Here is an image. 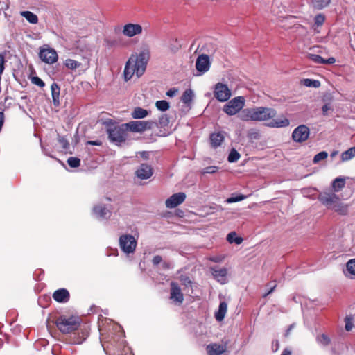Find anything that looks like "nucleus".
<instances>
[{"mask_svg":"<svg viewBox=\"0 0 355 355\" xmlns=\"http://www.w3.org/2000/svg\"><path fill=\"white\" fill-rule=\"evenodd\" d=\"M81 320L77 316H59L55 320L57 328L62 334L73 333V337H71L70 343L73 345L81 344L88 336L86 331L79 330Z\"/></svg>","mask_w":355,"mask_h":355,"instance_id":"nucleus-1","label":"nucleus"},{"mask_svg":"<svg viewBox=\"0 0 355 355\" xmlns=\"http://www.w3.org/2000/svg\"><path fill=\"white\" fill-rule=\"evenodd\" d=\"M149 59L150 51L148 49L141 51L138 55H131L124 68L125 80H130L135 73L137 77L141 76L146 71Z\"/></svg>","mask_w":355,"mask_h":355,"instance_id":"nucleus-2","label":"nucleus"},{"mask_svg":"<svg viewBox=\"0 0 355 355\" xmlns=\"http://www.w3.org/2000/svg\"><path fill=\"white\" fill-rule=\"evenodd\" d=\"M276 115V111L269 107H252L245 109V120L267 121L272 119Z\"/></svg>","mask_w":355,"mask_h":355,"instance_id":"nucleus-3","label":"nucleus"},{"mask_svg":"<svg viewBox=\"0 0 355 355\" xmlns=\"http://www.w3.org/2000/svg\"><path fill=\"white\" fill-rule=\"evenodd\" d=\"M109 139L115 143H122L126 140L128 130L124 124L115 125L107 130Z\"/></svg>","mask_w":355,"mask_h":355,"instance_id":"nucleus-4","label":"nucleus"},{"mask_svg":"<svg viewBox=\"0 0 355 355\" xmlns=\"http://www.w3.org/2000/svg\"><path fill=\"white\" fill-rule=\"evenodd\" d=\"M119 245L125 253H133L137 247V241L132 235L123 234L119 237Z\"/></svg>","mask_w":355,"mask_h":355,"instance_id":"nucleus-5","label":"nucleus"},{"mask_svg":"<svg viewBox=\"0 0 355 355\" xmlns=\"http://www.w3.org/2000/svg\"><path fill=\"white\" fill-rule=\"evenodd\" d=\"M243 105L244 97H235L224 105L223 111L230 116L234 115L243 108Z\"/></svg>","mask_w":355,"mask_h":355,"instance_id":"nucleus-6","label":"nucleus"},{"mask_svg":"<svg viewBox=\"0 0 355 355\" xmlns=\"http://www.w3.org/2000/svg\"><path fill=\"white\" fill-rule=\"evenodd\" d=\"M153 121H132L128 123H125L127 130H130L133 132H142L146 130H150L154 125Z\"/></svg>","mask_w":355,"mask_h":355,"instance_id":"nucleus-7","label":"nucleus"},{"mask_svg":"<svg viewBox=\"0 0 355 355\" xmlns=\"http://www.w3.org/2000/svg\"><path fill=\"white\" fill-rule=\"evenodd\" d=\"M319 201L328 209H332L339 201V197L332 192H322L318 195Z\"/></svg>","mask_w":355,"mask_h":355,"instance_id":"nucleus-8","label":"nucleus"},{"mask_svg":"<svg viewBox=\"0 0 355 355\" xmlns=\"http://www.w3.org/2000/svg\"><path fill=\"white\" fill-rule=\"evenodd\" d=\"M214 94L215 98L220 102L227 101L231 96V92L227 85L221 83L215 85Z\"/></svg>","mask_w":355,"mask_h":355,"instance_id":"nucleus-9","label":"nucleus"},{"mask_svg":"<svg viewBox=\"0 0 355 355\" xmlns=\"http://www.w3.org/2000/svg\"><path fill=\"white\" fill-rule=\"evenodd\" d=\"M39 57L42 61L50 64L56 62L58 58L56 51L49 47L40 49Z\"/></svg>","mask_w":355,"mask_h":355,"instance_id":"nucleus-10","label":"nucleus"},{"mask_svg":"<svg viewBox=\"0 0 355 355\" xmlns=\"http://www.w3.org/2000/svg\"><path fill=\"white\" fill-rule=\"evenodd\" d=\"M309 134V128L305 125H300L294 129L292 138L295 142L302 143L307 140Z\"/></svg>","mask_w":355,"mask_h":355,"instance_id":"nucleus-11","label":"nucleus"},{"mask_svg":"<svg viewBox=\"0 0 355 355\" xmlns=\"http://www.w3.org/2000/svg\"><path fill=\"white\" fill-rule=\"evenodd\" d=\"M186 199V194L183 192H179L173 194L168 198L166 202L165 205L167 208H175L181 205Z\"/></svg>","mask_w":355,"mask_h":355,"instance_id":"nucleus-12","label":"nucleus"},{"mask_svg":"<svg viewBox=\"0 0 355 355\" xmlns=\"http://www.w3.org/2000/svg\"><path fill=\"white\" fill-rule=\"evenodd\" d=\"M142 27L138 24L128 23L123 26L122 33L128 37H132L142 33Z\"/></svg>","mask_w":355,"mask_h":355,"instance_id":"nucleus-13","label":"nucleus"},{"mask_svg":"<svg viewBox=\"0 0 355 355\" xmlns=\"http://www.w3.org/2000/svg\"><path fill=\"white\" fill-rule=\"evenodd\" d=\"M209 57L206 54L199 55L196 60V67L201 73L207 72L210 68Z\"/></svg>","mask_w":355,"mask_h":355,"instance_id":"nucleus-14","label":"nucleus"},{"mask_svg":"<svg viewBox=\"0 0 355 355\" xmlns=\"http://www.w3.org/2000/svg\"><path fill=\"white\" fill-rule=\"evenodd\" d=\"M136 175L141 180H146L153 175V168L147 164H141L135 172Z\"/></svg>","mask_w":355,"mask_h":355,"instance_id":"nucleus-15","label":"nucleus"},{"mask_svg":"<svg viewBox=\"0 0 355 355\" xmlns=\"http://www.w3.org/2000/svg\"><path fill=\"white\" fill-rule=\"evenodd\" d=\"M170 298L174 302L181 304L184 301V295L178 284L172 282L171 284Z\"/></svg>","mask_w":355,"mask_h":355,"instance_id":"nucleus-16","label":"nucleus"},{"mask_svg":"<svg viewBox=\"0 0 355 355\" xmlns=\"http://www.w3.org/2000/svg\"><path fill=\"white\" fill-rule=\"evenodd\" d=\"M225 132L223 131L215 132L210 134V145L213 148H217L220 146L225 140Z\"/></svg>","mask_w":355,"mask_h":355,"instance_id":"nucleus-17","label":"nucleus"},{"mask_svg":"<svg viewBox=\"0 0 355 355\" xmlns=\"http://www.w3.org/2000/svg\"><path fill=\"white\" fill-rule=\"evenodd\" d=\"M53 298L58 302L65 303L69 300L70 294L66 288H60L54 291Z\"/></svg>","mask_w":355,"mask_h":355,"instance_id":"nucleus-18","label":"nucleus"},{"mask_svg":"<svg viewBox=\"0 0 355 355\" xmlns=\"http://www.w3.org/2000/svg\"><path fill=\"white\" fill-rule=\"evenodd\" d=\"M209 355H221L226 351V346L217 343L209 344L206 347Z\"/></svg>","mask_w":355,"mask_h":355,"instance_id":"nucleus-19","label":"nucleus"},{"mask_svg":"<svg viewBox=\"0 0 355 355\" xmlns=\"http://www.w3.org/2000/svg\"><path fill=\"white\" fill-rule=\"evenodd\" d=\"M93 211L96 216L101 218H107V216L110 217V211L107 210L105 206L103 205L95 206L93 209Z\"/></svg>","mask_w":355,"mask_h":355,"instance_id":"nucleus-20","label":"nucleus"},{"mask_svg":"<svg viewBox=\"0 0 355 355\" xmlns=\"http://www.w3.org/2000/svg\"><path fill=\"white\" fill-rule=\"evenodd\" d=\"M52 99L54 105L58 106L60 104V88L59 85L53 83L51 86Z\"/></svg>","mask_w":355,"mask_h":355,"instance_id":"nucleus-21","label":"nucleus"},{"mask_svg":"<svg viewBox=\"0 0 355 355\" xmlns=\"http://www.w3.org/2000/svg\"><path fill=\"white\" fill-rule=\"evenodd\" d=\"M344 274L347 277L355 276V259H352L347 262Z\"/></svg>","mask_w":355,"mask_h":355,"instance_id":"nucleus-22","label":"nucleus"},{"mask_svg":"<svg viewBox=\"0 0 355 355\" xmlns=\"http://www.w3.org/2000/svg\"><path fill=\"white\" fill-rule=\"evenodd\" d=\"M227 305L225 302H222L219 304L218 310L215 313V318L218 321H222L225 318L227 312Z\"/></svg>","mask_w":355,"mask_h":355,"instance_id":"nucleus-23","label":"nucleus"},{"mask_svg":"<svg viewBox=\"0 0 355 355\" xmlns=\"http://www.w3.org/2000/svg\"><path fill=\"white\" fill-rule=\"evenodd\" d=\"M345 179L341 177H338L334 180L331 183V187L333 190L335 192H338L343 188L345 187Z\"/></svg>","mask_w":355,"mask_h":355,"instance_id":"nucleus-24","label":"nucleus"},{"mask_svg":"<svg viewBox=\"0 0 355 355\" xmlns=\"http://www.w3.org/2000/svg\"><path fill=\"white\" fill-rule=\"evenodd\" d=\"M290 124V121L286 118L279 119H272L270 123L268 124L270 127H277V128H282L287 127Z\"/></svg>","mask_w":355,"mask_h":355,"instance_id":"nucleus-25","label":"nucleus"},{"mask_svg":"<svg viewBox=\"0 0 355 355\" xmlns=\"http://www.w3.org/2000/svg\"><path fill=\"white\" fill-rule=\"evenodd\" d=\"M227 241L230 243H235L236 245H240L243 241V238L241 236H239L236 232H231L227 236Z\"/></svg>","mask_w":355,"mask_h":355,"instance_id":"nucleus-26","label":"nucleus"},{"mask_svg":"<svg viewBox=\"0 0 355 355\" xmlns=\"http://www.w3.org/2000/svg\"><path fill=\"white\" fill-rule=\"evenodd\" d=\"M332 209L337 212L338 214L345 216L348 213V205L343 204L339 200V201L336 203Z\"/></svg>","mask_w":355,"mask_h":355,"instance_id":"nucleus-27","label":"nucleus"},{"mask_svg":"<svg viewBox=\"0 0 355 355\" xmlns=\"http://www.w3.org/2000/svg\"><path fill=\"white\" fill-rule=\"evenodd\" d=\"M21 15L31 24H35L38 22L37 16L31 11H23L21 12Z\"/></svg>","mask_w":355,"mask_h":355,"instance_id":"nucleus-28","label":"nucleus"},{"mask_svg":"<svg viewBox=\"0 0 355 355\" xmlns=\"http://www.w3.org/2000/svg\"><path fill=\"white\" fill-rule=\"evenodd\" d=\"M148 112L146 110L140 107H135L132 112L133 119H143L148 115Z\"/></svg>","mask_w":355,"mask_h":355,"instance_id":"nucleus-29","label":"nucleus"},{"mask_svg":"<svg viewBox=\"0 0 355 355\" xmlns=\"http://www.w3.org/2000/svg\"><path fill=\"white\" fill-rule=\"evenodd\" d=\"M355 157V146L349 148L342 153L340 158L342 162H347Z\"/></svg>","mask_w":355,"mask_h":355,"instance_id":"nucleus-30","label":"nucleus"},{"mask_svg":"<svg viewBox=\"0 0 355 355\" xmlns=\"http://www.w3.org/2000/svg\"><path fill=\"white\" fill-rule=\"evenodd\" d=\"M193 92L191 89H186L182 95L181 101L183 103L189 105L193 100Z\"/></svg>","mask_w":355,"mask_h":355,"instance_id":"nucleus-31","label":"nucleus"},{"mask_svg":"<svg viewBox=\"0 0 355 355\" xmlns=\"http://www.w3.org/2000/svg\"><path fill=\"white\" fill-rule=\"evenodd\" d=\"M331 2V0H312L311 5L313 8L322 10L327 7Z\"/></svg>","mask_w":355,"mask_h":355,"instance_id":"nucleus-32","label":"nucleus"},{"mask_svg":"<svg viewBox=\"0 0 355 355\" xmlns=\"http://www.w3.org/2000/svg\"><path fill=\"white\" fill-rule=\"evenodd\" d=\"M316 341L320 345L326 347L330 344L331 339L327 334H321L317 336Z\"/></svg>","mask_w":355,"mask_h":355,"instance_id":"nucleus-33","label":"nucleus"},{"mask_svg":"<svg viewBox=\"0 0 355 355\" xmlns=\"http://www.w3.org/2000/svg\"><path fill=\"white\" fill-rule=\"evenodd\" d=\"M302 83L308 87L318 88L320 86V82L317 80H312L309 78H305L302 80Z\"/></svg>","mask_w":355,"mask_h":355,"instance_id":"nucleus-34","label":"nucleus"},{"mask_svg":"<svg viewBox=\"0 0 355 355\" xmlns=\"http://www.w3.org/2000/svg\"><path fill=\"white\" fill-rule=\"evenodd\" d=\"M213 276L219 280L220 277L224 278L227 275V270L225 268L216 269L211 268Z\"/></svg>","mask_w":355,"mask_h":355,"instance_id":"nucleus-35","label":"nucleus"},{"mask_svg":"<svg viewBox=\"0 0 355 355\" xmlns=\"http://www.w3.org/2000/svg\"><path fill=\"white\" fill-rule=\"evenodd\" d=\"M241 155L238 153V151L236 149L232 148L229 153L227 161L231 163L236 162L239 159Z\"/></svg>","mask_w":355,"mask_h":355,"instance_id":"nucleus-36","label":"nucleus"},{"mask_svg":"<svg viewBox=\"0 0 355 355\" xmlns=\"http://www.w3.org/2000/svg\"><path fill=\"white\" fill-rule=\"evenodd\" d=\"M64 64L68 69L73 70L80 67L81 63L69 58L65 60Z\"/></svg>","mask_w":355,"mask_h":355,"instance_id":"nucleus-37","label":"nucleus"},{"mask_svg":"<svg viewBox=\"0 0 355 355\" xmlns=\"http://www.w3.org/2000/svg\"><path fill=\"white\" fill-rule=\"evenodd\" d=\"M155 106L159 110L162 112L166 111L170 107L169 103L165 100L157 101L155 103Z\"/></svg>","mask_w":355,"mask_h":355,"instance_id":"nucleus-38","label":"nucleus"},{"mask_svg":"<svg viewBox=\"0 0 355 355\" xmlns=\"http://www.w3.org/2000/svg\"><path fill=\"white\" fill-rule=\"evenodd\" d=\"M327 157H328V153L326 151H321L314 156L313 162L314 164H317L322 160L326 159L327 158Z\"/></svg>","mask_w":355,"mask_h":355,"instance_id":"nucleus-39","label":"nucleus"},{"mask_svg":"<svg viewBox=\"0 0 355 355\" xmlns=\"http://www.w3.org/2000/svg\"><path fill=\"white\" fill-rule=\"evenodd\" d=\"M69 166L71 168H77L80 164V160L78 157H71L67 159Z\"/></svg>","mask_w":355,"mask_h":355,"instance_id":"nucleus-40","label":"nucleus"},{"mask_svg":"<svg viewBox=\"0 0 355 355\" xmlns=\"http://www.w3.org/2000/svg\"><path fill=\"white\" fill-rule=\"evenodd\" d=\"M248 137L251 140H257L260 137L259 130L257 129H250L248 132Z\"/></svg>","mask_w":355,"mask_h":355,"instance_id":"nucleus-41","label":"nucleus"},{"mask_svg":"<svg viewBox=\"0 0 355 355\" xmlns=\"http://www.w3.org/2000/svg\"><path fill=\"white\" fill-rule=\"evenodd\" d=\"M244 199V195L243 194H239V195H236V196H231L230 198H228L225 202L227 203H233V202H239V201H241Z\"/></svg>","mask_w":355,"mask_h":355,"instance_id":"nucleus-42","label":"nucleus"},{"mask_svg":"<svg viewBox=\"0 0 355 355\" xmlns=\"http://www.w3.org/2000/svg\"><path fill=\"white\" fill-rule=\"evenodd\" d=\"M58 142L61 145L63 150H67L69 148V143L64 137L59 136Z\"/></svg>","mask_w":355,"mask_h":355,"instance_id":"nucleus-43","label":"nucleus"},{"mask_svg":"<svg viewBox=\"0 0 355 355\" xmlns=\"http://www.w3.org/2000/svg\"><path fill=\"white\" fill-rule=\"evenodd\" d=\"M325 20V17L322 14L317 15L314 18V23L317 26H321Z\"/></svg>","mask_w":355,"mask_h":355,"instance_id":"nucleus-44","label":"nucleus"},{"mask_svg":"<svg viewBox=\"0 0 355 355\" xmlns=\"http://www.w3.org/2000/svg\"><path fill=\"white\" fill-rule=\"evenodd\" d=\"M31 83L33 84H35V85L39 86L40 87H43L45 85L44 82L40 78H39L37 76H33L31 78Z\"/></svg>","mask_w":355,"mask_h":355,"instance_id":"nucleus-45","label":"nucleus"},{"mask_svg":"<svg viewBox=\"0 0 355 355\" xmlns=\"http://www.w3.org/2000/svg\"><path fill=\"white\" fill-rule=\"evenodd\" d=\"M310 58L312 61L318 64H323L324 59L319 55L311 54Z\"/></svg>","mask_w":355,"mask_h":355,"instance_id":"nucleus-46","label":"nucleus"},{"mask_svg":"<svg viewBox=\"0 0 355 355\" xmlns=\"http://www.w3.org/2000/svg\"><path fill=\"white\" fill-rule=\"evenodd\" d=\"M5 57L3 54L0 53V77H1V75L3 73V71L5 69Z\"/></svg>","mask_w":355,"mask_h":355,"instance_id":"nucleus-47","label":"nucleus"},{"mask_svg":"<svg viewBox=\"0 0 355 355\" xmlns=\"http://www.w3.org/2000/svg\"><path fill=\"white\" fill-rule=\"evenodd\" d=\"M218 168L217 166H208L204 169L203 173H210V174L214 173L218 171Z\"/></svg>","mask_w":355,"mask_h":355,"instance_id":"nucleus-48","label":"nucleus"},{"mask_svg":"<svg viewBox=\"0 0 355 355\" xmlns=\"http://www.w3.org/2000/svg\"><path fill=\"white\" fill-rule=\"evenodd\" d=\"M345 329L349 331H351L352 327H353V322L352 321V320L350 318H346L345 319Z\"/></svg>","mask_w":355,"mask_h":355,"instance_id":"nucleus-49","label":"nucleus"},{"mask_svg":"<svg viewBox=\"0 0 355 355\" xmlns=\"http://www.w3.org/2000/svg\"><path fill=\"white\" fill-rule=\"evenodd\" d=\"M162 262V257L160 255L155 256L152 259L153 266H157Z\"/></svg>","mask_w":355,"mask_h":355,"instance_id":"nucleus-50","label":"nucleus"},{"mask_svg":"<svg viewBox=\"0 0 355 355\" xmlns=\"http://www.w3.org/2000/svg\"><path fill=\"white\" fill-rule=\"evenodd\" d=\"M279 347V342L278 340H274L272 342V349L273 352H277Z\"/></svg>","mask_w":355,"mask_h":355,"instance_id":"nucleus-51","label":"nucleus"},{"mask_svg":"<svg viewBox=\"0 0 355 355\" xmlns=\"http://www.w3.org/2000/svg\"><path fill=\"white\" fill-rule=\"evenodd\" d=\"M178 92V89H175V88H172V89H170L167 92H166V95L169 97H173L174 96L176 93Z\"/></svg>","mask_w":355,"mask_h":355,"instance_id":"nucleus-52","label":"nucleus"},{"mask_svg":"<svg viewBox=\"0 0 355 355\" xmlns=\"http://www.w3.org/2000/svg\"><path fill=\"white\" fill-rule=\"evenodd\" d=\"M336 59L334 57H330L328 59H324V62L323 64H331L335 63Z\"/></svg>","mask_w":355,"mask_h":355,"instance_id":"nucleus-53","label":"nucleus"},{"mask_svg":"<svg viewBox=\"0 0 355 355\" xmlns=\"http://www.w3.org/2000/svg\"><path fill=\"white\" fill-rule=\"evenodd\" d=\"M276 286H277L276 284H274L273 286H271L270 287L269 291H268V292L265 293L263 295V297H267L269 294H270V293H271L275 290V288Z\"/></svg>","mask_w":355,"mask_h":355,"instance_id":"nucleus-54","label":"nucleus"},{"mask_svg":"<svg viewBox=\"0 0 355 355\" xmlns=\"http://www.w3.org/2000/svg\"><path fill=\"white\" fill-rule=\"evenodd\" d=\"M162 267L164 270H168L171 268V264L166 261L162 262Z\"/></svg>","mask_w":355,"mask_h":355,"instance_id":"nucleus-55","label":"nucleus"},{"mask_svg":"<svg viewBox=\"0 0 355 355\" xmlns=\"http://www.w3.org/2000/svg\"><path fill=\"white\" fill-rule=\"evenodd\" d=\"M105 42L110 47H112L115 45V42L114 41L110 40V39H105Z\"/></svg>","mask_w":355,"mask_h":355,"instance_id":"nucleus-56","label":"nucleus"},{"mask_svg":"<svg viewBox=\"0 0 355 355\" xmlns=\"http://www.w3.org/2000/svg\"><path fill=\"white\" fill-rule=\"evenodd\" d=\"M330 109V107L328 104H325L322 106V110L324 114H327V111Z\"/></svg>","mask_w":355,"mask_h":355,"instance_id":"nucleus-57","label":"nucleus"},{"mask_svg":"<svg viewBox=\"0 0 355 355\" xmlns=\"http://www.w3.org/2000/svg\"><path fill=\"white\" fill-rule=\"evenodd\" d=\"M88 144L93 146H99L101 145V142L99 141H89Z\"/></svg>","mask_w":355,"mask_h":355,"instance_id":"nucleus-58","label":"nucleus"},{"mask_svg":"<svg viewBox=\"0 0 355 355\" xmlns=\"http://www.w3.org/2000/svg\"><path fill=\"white\" fill-rule=\"evenodd\" d=\"M210 260L213 262L218 263L221 261V259L218 257H214L210 258Z\"/></svg>","mask_w":355,"mask_h":355,"instance_id":"nucleus-59","label":"nucleus"},{"mask_svg":"<svg viewBox=\"0 0 355 355\" xmlns=\"http://www.w3.org/2000/svg\"><path fill=\"white\" fill-rule=\"evenodd\" d=\"M281 355H291V351L288 349H284Z\"/></svg>","mask_w":355,"mask_h":355,"instance_id":"nucleus-60","label":"nucleus"},{"mask_svg":"<svg viewBox=\"0 0 355 355\" xmlns=\"http://www.w3.org/2000/svg\"><path fill=\"white\" fill-rule=\"evenodd\" d=\"M141 155H142V157H143L144 158H147V157H148V153H147V152H142V153H141Z\"/></svg>","mask_w":355,"mask_h":355,"instance_id":"nucleus-61","label":"nucleus"},{"mask_svg":"<svg viewBox=\"0 0 355 355\" xmlns=\"http://www.w3.org/2000/svg\"><path fill=\"white\" fill-rule=\"evenodd\" d=\"M337 154H338V151H334V152H332V153H331V155H331V157H334L335 156H336V155H337Z\"/></svg>","mask_w":355,"mask_h":355,"instance_id":"nucleus-62","label":"nucleus"},{"mask_svg":"<svg viewBox=\"0 0 355 355\" xmlns=\"http://www.w3.org/2000/svg\"><path fill=\"white\" fill-rule=\"evenodd\" d=\"M291 331V330L289 328H288V329L285 332V336H288L289 335Z\"/></svg>","mask_w":355,"mask_h":355,"instance_id":"nucleus-63","label":"nucleus"},{"mask_svg":"<svg viewBox=\"0 0 355 355\" xmlns=\"http://www.w3.org/2000/svg\"><path fill=\"white\" fill-rule=\"evenodd\" d=\"M106 199H107L108 201H111V198H110V197L106 198Z\"/></svg>","mask_w":355,"mask_h":355,"instance_id":"nucleus-64","label":"nucleus"}]
</instances>
